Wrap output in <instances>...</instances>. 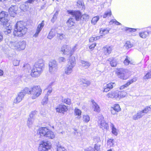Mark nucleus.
I'll use <instances>...</instances> for the list:
<instances>
[{
	"mask_svg": "<svg viewBox=\"0 0 151 151\" xmlns=\"http://www.w3.org/2000/svg\"><path fill=\"white\" fill-rule=\"evenodd\" d=\"M27 31V28L24 26V22H18L15 26L13 34L14 36L21 37L24 35Z\"/></svg>",
	"mask_w": 151,
	"mask_h": 151,
	"instance_id": "f257e3e1",
	"label": "nucleus"
},
{
	"mask_svg": "<svg viewBox=\"0 0 151 151\" xmlns=\"http://www.w3.org/2000/svg\"><path fill=\"white\" fill-rule=\"evenodd\" d=\"M25 90L27 93L31 95V97L33 99H35L39 96L42 93V90L39 86H34L30 89L26 87L25 88Z\"/></svg>",
	"mask_w": 151,
	"mask_h": 151,
	"instance_id": "f03ea898",
	"label": "nucleus"
},
{
	"mask_svg": "<svg viewBox=\"0 0 151 151\" xmlns=\"http://www.w3.org/2000/svg\"><path fill=\"white\" fill-rule=\"evenodd\" d=\"M61 51L65 55H69L70 57L68 61V66H73L75 65V58L72 55L70 50V47L66 45H64L61 48Z\"/></svg>",
	"mask_w": 151,
	"mask_h": 151,
	"instance_id": "7ed1b4c3",
	"label": "nucleus"
},
{
	"mask_svg": "<svg viewBox=\"0 0 151 151\" xmlns=\"http://www.w3.org/2000/svg\"><path fill=\"white\" fill-rule=\"evenodd\" d=\"M115 72L118 77L123 80L127 79L132 74L131 71L123 68L117 69Z\"/></svg>",
	"mask_w": 151,
	"mask_h": 151,
	"instance_id": "20e7f679",
	"label": "nucleus"
},
{
	"mask_svg": "<svg viewBox=\"0 0 151 151\" xmlns=\"http://www.w3.org/2000/svg\"><path fill=\"white\" fill-rule=\"evenodd\" d=\"M9 45L11 48L19 51L25 49L26 42L24 41H10Z\"/></svg>",
	"mask_w": 151,
	"mask_h": 151,
	"instance_id": "39448f33",
	"label": "nucleus"
},
{
	"mask_svg": "<svg viewBox=\"0 0 151 151\" xmlns=\"http://www.w3.org/2000/svg\"><path fill=\"white\" fill-rule=\"evenodd\" d=\"M68 14H70L77 21H79L81 18H83L85 20L89 18V16L86 14H84L81 16V13L79 11H75L73 10H68Z\"/></svg>",
	"mask_w": 151,
	"mask_h": 151,
	"instance_id": "423d86ee",
	"label": "nucleus"
},
{
	"mask_svg": "<svg viewBox=\"0 0 151 151\" xmlns=\"http://www.w3.org/2000/svg\"><path fill=\"white\" fill-rule=\"evenodd\" d=\"M42 68L40 67H33L31 75L32 77H37L41 74Z\"/></svg>",
	"mask_w": 151,
	"mask_h": 151,
	"instance_id": "0eeeda50",
	"label": "nucleus"
},
{
	"mask_svg": "<svg viewBox=\"0 0 151 151\" xmlns=\"http://www.w3.org/2000/svg\"><path fill=\"white\" fill-rule=\"evenodd\" d=\"M26 92L25 90V88L20 92L17 94L16 98L14 100V103L17 104L19 103L22 100L25 95Z\"/></svg>",
	"mask_w": 151,
	"mask_h": 151,
	"instance_id": "6e6552de",
	"label": "nucleus"
},
{
	"mask_svg": "<svg viewBox=\"0 0 151 151\" xmlns=\"http://www.w3.org/2000/svg\"><path fill=\"white\" fill-rule=\"evenodd\" d=\"M98 123L99 127L103 129H107L108 128V124L105 122L102 116H100L99 117Z\"/></svg>",
	"mask_w": 151,
	"mask_h": 151,
	"instance_id": "1a4fd4ad",
	"label": "nucleus"
},
{
	"mask_svg": "<svg viewBox=\"0 0 151 151\" xmlns=\"http://www.w3.org/2000/svg\"><path fill=\"white\" fill-rule=\"evenodd\" d=\"M50 145L47 142H43L39 146V151H46L50 149Z\"/></svg>",
	"mask_w": 151,
	"mask_h": 151,
	"instance_id": "9d476101",
	"label": "nucleus"
},
{
	"mask_svg": "<svg viewBox=\"0 0 151 151\" xmlns=\"http://www.w3.org/2000/svg\"><path fill=\"white\" fill-rule=\"evenodd\" d=\"M49 129L46 127H41L37 132V135L39 136L45 137Z\"/></svg>",
	"mask_w": 151,
	"mask_h": 151,
	"instance_id": "9b49d317",
	"label": "nucleus"
},
{
	"mask_svg": "<svg viewBox=\"0 0 151 151\" xmlns=\"http://www.w3.org/2000/svg\"><path fill=\"white\" fill-rule=\"evenodd\" d=\"M44 20L42 21L38 25L36 29V32L33 35L34 37H36L38 36L39 33L44 26Z\"/></svg>",
	"mask_w": 151,
	"mask_h": 151,
	"instance_id": "f8f14e48",
	"label": "nucleus"
},
{
	"mask_svg": "<svg viewBox=\"0 0 151 151\" xmlns=\"http://www.w3.org/2000/svg\"><path fill=\"white\" fill-rule=\"evenodd\" d=\"M18 9L17 7L15 5H12L9 9V12L10 16L14 17L16 14V12Z\"/></svg>",
	"mask_w": 151,
	"mask_h": 151,
	"instance_id": "ddd939ff",
	"label": "nucleus"
},
{
	"mask_svg": "<svg viewBox=\"0 0 151 151\" xmlns=\"http://www.w3.org/2000/svg\"><path fill=\"white\" fill-rule=\"evenodd\" d=\"M113 49L112 46H106L104 47L103 51L105 55H109Z\"/></svg>",
	"mask_w": 151,
	"mask_h": 151,
	"instance_id": "4468645a",
	"label": "nucleus"
},
{
	"mask_svg": "<svg viewBox=\"0 0 151 151\" xmlns=\"http://www.w3.org/2000/svg\"><path fill=\"white\" fill-rule=\"evenodd\" d=\"M68 110L67 107L64 105H60L56 108L57 112L63 113V111H66Z\"/></svg>",
	"mask_w": 151,
	"mask_h": 151,
	"instance_id": "2eb2a0df",
	"label": "nucleus"
},
{
	"mask_svg": "<svg viewBox=\"0 0 151 151\" xmlns=\"http://www.w3.org/2000/svg\"><path fill=\"white\" fill-rule=\"evenodd\" d=\"M34 112H33L31 114L29 115V118L28 119L27 122V125L28 127L29 128L31 127L32 125V124L34 118L33 116V114L34 113Z\"/></svg>",
	"mask_w": 151,
	"mask_h": 151,
	"instance_id": "dca6fc26",
	"label": "nucleus"
},
{
	"mask_svg": "<svg viewBox=\"0 0 151 151\" xmlns=\"http://www.w3.org/2000/svg\"><path fill=\"white\" fill-rule=\"evenodd\" d=\"M145 115L142 110L139 111L137 112L136 114L133 116V119L134 120H137L141 118Z\"/></svg>",
	"mask_w": 151,
	"mask_h": 151,
	"instance_id": "f3484780",
	"label": "nucleus"
},
{
	"mask_svg": "<svg viewBox=\"0 0 151 151\" xmlns=\"http://www.w3.org/2000/svg\"><path fill=\"white\" fill-rule=\"evenodd\" d=\"M106 96L109 98H118L117 93L115 91H111L109 93L107 94Z\"/></svg>",
	"mask_w": 151,
	"mask_h": 151,
	"instance_id": "a211bd4d",
	"label": "nucleus"
},
{
	"mask_svg": "<svg viewBox=\"0 0 151 151\" xmlns=\"http://www.w3.org/2000/svg\"><path fill=\"white\" fill-rule=\"evenodd\" d=\"M93 107V108L94 111L97 112H99L100 111V109L99 106L94 101H92Z\"/></svg>",
	"mask_w": 151,
	"mask_h": 151,
	"instance_id": "6ab92c4d",
	"label": "nucleus"
},
{
	"mask_svg": "<svg viewBox=\"0 0 151 151\" xmlns=\"http://www.w3.org/2000/svg\"><path fill=\"white\" fill-rule=\"evenodd\" d=\"M111 66H116L117 64V61L116 59L114 58H111L109 60Z\"/></svg>",
	"mask_w": 151,
	"mask_h": 151,
	"instance_id": "aec40b11",
	"label": "nucleus"
},
{
	"mask_svg": "<svg viewBox=\"0 0 151 151\" xmlns=\"http://www.w3.org/2000/svg\"><path fill=\"white\" fill-rule=\"evenodd\" d=\"M67 24L69 27H71L74 25L75 20L73 18H70L67 22Z\"/></svg>",
	"mask_w": 151,
	"mask_h": 151,
	"instance_id": "412c9836",
	"label": "nucleus"
},
{
	"mask_svg": "<svg viewBox=\"0 0 151 151\" xmlns=\"http://www.w3.org/2000/svg\"><path fill=\"white\" fill-rule=\"evenodd\" d=\"M45 137L52 139L55 137V134L53 132L48 130Z\"/></svg>",
	"mask_w": 151,
	"mask_h": 151,
	"instance_id": "4be33fe9",
	"label": "nucleus"
},
{
	"mask_svg": "<svg viewBox=\"0 0 151 151\" xmlns=\"http://www.w3.org/2000/svg\"><path fill=\"white\" fill-rule=\"evenodd\" d=\"M55 35V30L54 29H52L49 32L47 36V38L49 39H51Z\"/></svg>",
	"mask_w": 151,
	"mask_h": 151,
	"instance_id": "5701e85b",
	"label": "nucleus"
},
{
	"mask_svg": "<svg viewBox=\"0 0 151 151\" xmlns=\"http://www.w3.org/2000/svg\"><path fill=\"white\" fill-rule=\"evenodd\" d=\"M149 34V32L147 31L142 32L139 33L140 37L143 38H146L148 36Z\"/></svg>",
	"mask_w": 151,
	"mask_h": 151,
	"instance_id": "b1692460",
	"label": "nucleus"
},
{
	"mask_svg": "<svg viewBox=\"0 0 151 151\" xmlns=\"http://www.w3.org/2000/svg\"><path fill=\"white\" fill-rule=\"evenodd\" d=\"M73 67H66L65 69V74L69 75L73 71Z\"/></svg>",
	"mask_w": 151,
	"mask_h": 151,
	"instance_id": "393cba45",
	"label": "nucleus"
},
{
	"mask_svg": "<svg viewBox=\"0 0 151 151\" xmlns=\"http://www.w3.org/2000/svg\"><path fill=\"white\" fill-rule=\"evenodd\" d=\"M8 17L6 18H4L3 19L0 18V24H1L3 25H7L8 24Z\"/></svg>",
	"mask_w": 151,
	"mask_h": 151,
	"instance_id": "a878e982",
	"label": "nucleus"
},
{
	"mask_svg": "<svg viewBox=\"0 0 151 151\" xmlns=\"http://www.w3.org/2000/svg\"><path fill=\"white\" fill-rule=\"evenodd\" d=\"M111 10L110 9L108 10L105 12L103 16V18H109L111 16Z\"/></svg>",
	"mask_w": 151,
	"mask_h": 151,
	"instance_id": "bb28decb",
	"label": "nucleus"
},
{
	"mask_svg": "<svg viewBox=\"0 0 151 151\" xmlns=\"http://www.w3.org/2000/svg\"><path fill=\"white\" fill-rule=\"evenodd\" d=\"M126 94V92L124 91H119L117 93L118 98L120 99L124 97Z\"/></svg>",
	"mask_w": 151,
	"mask_h": 151,
	"instance_id": "cd10ccee",
	"label": "nucleus"
},
{
	"mask_svg": "<svg viewBox=\"0 0 151 151\" xmlns=\"http://www.w3.org/2000/svg\"><path fill=\"white\" fill-rule=\"evenodd\" d=\"M99 16L94 17L91 20V23L92 24L95 25V24L97 21L99 20Z\"/></svg>",
	"mask_w": 151,
	"mask_h": 151,
	"instance_id": "c85d7f7f",
	"label": "nucleus"
},
{
	"mask_svg": "<svg viewBox=\"0 0 151 151\" xmlns=\"http://www.w3.org/2000/svg\"><path fill=\"white\" fill-rule=\"evenodd\" d=\"M107 145L110 147H113L114 144V139H109L107 141Z\"/></svg>",
	"mask_w": 151,
	"mask_h": 151,
	"instance_id": "c756f323",
	"label": "nucleus"
},
{
	"mask_svg": "<svg viewBox=\"0 0 151 151\" xmlns=\"http://www.w3.org/2000/svg\"><path fill=\"white\" fill-rule=\"evenodd\" d=\"M137 79V77H134L132 79L127 81V84L128 86H129L131 84L136 82Z\"/></svg>",
	"mask_w": 151,
	"mask_h": 151,
	"instance_id": "7c9ffc66",
	"label": "nucleus"
},
{
	"mask_svg": "<svg viewBox=\"0 0 151 151\" xmlns=\"http://www.w3.org/2000/svg\"><path fill=\"white\" fill-rule=\"evenodd\" d=\"M133 45V44L131 43L130 42L127 41L125 43L124 46L125 47L126 49H128L132 47Z\"/></svg>",
	"mask_w": 151,
	"mask_h": 151,
	"instance_id": "2f4dec72",
	"label": "nucleus"
},
{
	"mask_svg": "<svg viewBox=\"0 0 151 151\" xmlns=\"http://www.w3.org/2000/svg\"><path fill=\"white\" fill-rule=\"evenodd\" d=\"M106 88H108L110 90L112 89L115 86L114 83H110L108 84H106L105 85Z\"/></svg>",
	"mask_w": 151,
	"mask_h": 151,
	"instance_id": "473e14b6",
	"label": "nucleus"
},
{
	"mask_svg": "<svg viewBox=\"0 0 151 151\" xmlns=\"http://www.w3.org/2000/svg\"><path fill=\"white\" fill-rule=\"evenodd\" d=\"M8 15L6 12L2 11L0 13V18L2 19L5 18H6L8 17Z\"/></svg>",
	"mask_w": 151,
	"mask_h": 151,
	"instance_id": "72a5a7b5",
	"label": "nucleus"
},
{
	"mask_svg": "<svg viewBox=\"0 0 151 151\" xmlns=\"http://www.w3.org/2000/svg\"><path fill=\"white\" fill-rule=\"evenodd\" d=\"M44 61L42 59H40L36 63L35 65H38V66H43L44 65Z\"/></svg>",
	"mask_w": 151,
	"mask_h": 151,
	"instance_id": "f704fd0d",
	"label": "nucleus"
},
{
	"mask_svg": "<svg viewBox=\"0 0 151 151\" xmlns=\"http://www.w3.org/2000/svg\"><path fill=\"white\" fill-rule=\"evenodd\" d=\"M28 7V6L25 4H22L20 6V8L23 11H26Z\"/></svg>",
	"mask_w": 151,
	"mask_h": 151,
	"instance_id": "c9c22d12",
	"label": "nucleus"
},
{
	"mask_svg": "<svg viewBox=\"0 0 151 151\" xmlns=\"http://www.w3.org/2000/svg\"><path fill=\"white\" fill-rule=\"evenodd\" d=\"M83 119L84 122H88L90 120V118L88 115H83Z\"/></svg>",
	"mask_w": 151,
	"mask_h": 151,
	"instance_id": "e433bc0d",
	"label": "nucleus"
},
{
	"mask_svg": "<svg viewBox=\"0 0 151 151\" xmlns=\"http://www.w3.org/2000/svg\"><path fill=\"white\" fill-rule=\"evenodd\" d=\"M142 111L145 114H146L148 113L149 111H151V108L149 106H146Z\"/></svg>",
	"mask_w": 151,
	"mask_h": 151,
	"instance_id": "4c0bfd02",
	"label": "nucleus"
},
{
	"mask_svg": "<svg viewBox=\"0 0 151 151\" xmlns=\"http://www.w3.org/2000/svg\"><path fill=\"white\" fill-rule=\"evenodd\" d=\"M109 30L107 29H104L102 28L100 29V33L104 35H105L109 32Z\"/></svg>",
	"mask_w": 151,
	"mask_h": 151,
	"instance_id": "58836bf2",
	"label": "nucleus"
},
{
	"mask_svg": "<svg viewBox=\"0 0 151 151\" xmlns=\"http://www.w3.org/2000/svg\"><path fill=\"white\" fill-rule=\"evenodd\" d=\"M62 101L63 102L69 105L71 104V100L68 98L63 99L62 100Z\"/></svg>",
	"mask_w": 151,
	"mask_h": 151,
	"instance_id": "ea45409f",
	"label": "nucleus"
},
{
	"mask_svg": "<svg viewBox=\"0 0 151 151\" xmlns=\"http://www.w3.org/2000/svg\"><path fill=\"white\" fill-rule=\"evenodd\" d=\"M57 62L55 60H51L49 63V66H53L56 65Z\"/></svg>",
	"mask_w": 151,
	"mask_h": 151,
	"instance_id": "a19ab883",
	"label": "nucleus"
},
{
	"mask_svg": "<svg viewBox=\"0 0 151 151\" xmlns=\"http://www.w3.org/2000/svg\"><path fill=\"white\" fill-rule=\"evenodd\" d=\"M151 78V71L148 72L143 77L144 79H148Z\"/></svg>",
	"mask_w": 151,
	"mask_h": 151,
	"instance_id": "79ce46f5",
	"label": "nucleus"
},
{
	"mask_svg": "<svg viewBox=\"0 0 151 151\" xmlns=\"http://www.w3.org/2000/svg\"><path fill=\"white\" fill-rule=\"evenodd\" d=\"M112 108L117 112L121 110V108L119 105L118 104H115L114 106Z\"/></svg>",
	"mask_w": 151,
	"mask_h": 151,
	"instance_id": "37998d69",
	"label": "nucleus"
},
{
	"mask_svg": "<svg viewBox=\"0 0 151 151\" xmlns=\"http://www.w3.org/2000/svg\"><path fill=\"white\" fill-rule=\"evenodd\" d=\"M57 151H67V150L64 147L60 145H58L57 146Z\"/></svg>",
	"mask_w": 151,
	"mask_h": 151,
	"instance_id": "c03bdc74",
	"label": "nucleus"
},
{
	"mask_svg": "<svg viewBox=\"0 0 151 151\" xmlns=\"http://www.w3.org/2000/svg\"><path fill=\"white\" fill-rule=\"evenodd\" d=\"M81 81L82 83L86 84L87 86H88L91 84V83L89 81L83 78L81 79Z\"/></svg>",
	"mask_w": 151,
	"mask_h": 151,
	"instance_id": "a18cd8bd",
	"label": "nucleus"
},
{
	"mask_svg": "<svg viewBox=\"0 0 151 151\" xmlns=\"http://www.w3.org/2000/svg\"><path fill=\"white\" fill-rule=\"evenodd\" d=\"M58 60L60 63H64L66 61V59L63 57H60L59 58Z\"/></svg>",
	"mask_w": 151,
	"mask_h": 151,
	"instance_id": "49530a36",
	"label": "nucleus"
},
{
	"mask_svg": "<svg viewBox=\"0 0 151 151\" xmlns=\"http://www.w3.org/2000/svg\"><path fill=\"white\" fill-rule=\"evenodd\" d=\"M75 114L76 115L80 116L81 114V111L80 110L77 108H75L74 110Z\"/></svg>",
	"mask_w": 151,
	"mask_h": 151,
	"instance_id": "de8ad7c7",
	"label": "nucleus"
},
{
	"mask_svg": "<svg viewBox=\"0 0 151 151\" xmlns=\"http://www.w3.org/2000/svg\"><path fill=\"white\" fill-rule=\"evenodd\" d=\"M49 70L51 73H53L57 70L56 67H49Z\"/></svg>",
	"mask_w": 151,
	"mask_h": 151,
	"instance_id": "09e8293b",
	"label": "nucleus"
},
{
	"mask_svg": "<svg viewBox=\"0 0 151 151\" xmlns=\"http://www.w3.org/2000/svg\"><path fill=\"white\" fill-rule=\"evenodd\" d=\"M78 47V45L77 44L75 45L72 48L70 47V50L71 51V53L72 54V55H73L74 52L75 51V50H76L77 49Z\"/></svg>",
	"mask_w": 151,
	"mask_h": 151,
	"instance_id": "8fccbe9b",
	"label": "nucleus"
},
{
	"mask_svg": "<svg viewBox=\"0 0 151 151\" xmlns=\"http://www.w3.org/2000/svg\"><path fill=\"white\" fill-rule=\"evenodd\" d=\"M48 101V96H46L43 99L42 104L43 105L46 104H47Z\"/></svg>",
	"mask_w": 151,
	"mask_h": 151,
	"instance_id": "3c124183",
	"label": "nucleus"
},
{
	"mask_svg": "<svg viewBox=\"0 0 151 151\" xmlns=\"http://www.w3.org/2000/svg\"><path fill=\"white\" fill-rule=\"evenodd\" d=\"M57 37L58 39L62 40L64 38L65 35L62 33H58Z\"/></svg>",
	"mask_w": 151,
	"mask_h": 151,
	"instance_id": "603ef678",
	"label": "nucleus"
},
{
	"mask_svg": "<svg viewBox=\"0 0 151 151\" xmlns=\"http://www.w3.org/2000/svg\"><path fill=\"white\" fill-rule=\"evenodd\" d=\"M81 63L83 66H89L90 65V63L88 62L84 61H81Z\"/></svg>",
	"mask_w": 151,
	"mask_h": 151,
	"instance_id": "864d4df0",
	"label": "nucleus"
},
{
	"mask_svg": "<svg viewBox=\"0 0 151 151\" xmlns=\"http://www.w3.org/2000/svg\"><path fill=\"white\" fill-rule=\"evenodd\" d=\"M129 58L128 57H127L124 60V63L125 65H129V64L130 63V61L129 60Z\"/></svg>",
	"mask_w": 151,
	"mask_h": 151,
	"instance_id": "5fc2aeb1",
	"label": "nucleus"
},
{
	"mask_svg": "<svg viewBox=\"0 0 151 151\" xmlns=\"http://www.w3.org/2000/svg\"><path fill=\"white\" fill-rule=\"evenodd\" d=\"M100 145L99 144H95L94 147L95 149L97 151H100Z\"/></svg>",
	"mask_w": 151,
	"mask_h": 151,
	"instance_id": "6e6d98bb",
	"label": "nucleus"
},
{
	"mask_svg": "<svg viewBox=\"0 0 151 151\" xmlns=\"http://www.w3.org/2000/svg\"><path fill=\"white\" fill-rule=\"evenodd\" d=\"M78 6H82L83 5V3L82 0H79L77 2Z\"/></svg>",
	"mask_w": 151,
	"mask_h": 151,
	"instance_id": "4d7b16f0",
	"label": "nucleus"
},
{
	"mask_svg": "<svg viewBox=\"0 0 151 151\" xmlns=\"http://www.w3.org/2000/svg\"><path fill=\"white\" fill-rule=\"evenodd\" d=\"M93 140L94 142H99L101 141L100 138L99 137H96L94 138Z\"/></svg>",
	"mask_w": 151,
	"mask_h": 151,
	"instance_id": "13d9d810",
	"label": "nucleus"
},
{
	"mask_svg": "<svg viewBox=\"0 0 151 151\" xmlns=\"http://www.w3.org/2000/svg\"><path fill=\"white\" fill-rule=\"evenodd\" d=\"M57 14H55L54 15L53 17L51 19V21L52 22H54L55 20L57 18Z\"/></svg>",
	"mask_w": 151,
	"mask_h": 151,
	"instance_id": "bf43d9fd",
	"label": "nucleus"
},
{
	"mask_svg": "<svg viewBox=\"0 0 151 151\" xmlns=\"http://www.w3.org/2000/svg\"><path fill=\"white\" fill-rule=\"evenodd\" d=\"M112 132L113 134L115 135H117V133L116 132V129L115 128H112Z\"/></svg>",
	"mask_w": 151,
	"mask_h": 151,
	"instance_id": "052dcab7",
	"label": "nucleus"
},
{
	"mask_svg": "<svg viewBox=\"0 0 151 151\" xmlns=\"http://www.w3.org/2000/svg\"><path fill=\"white\" fill-rule=\"evenodd\" d=\"M128 86V85H127V83H126V84L120 86V89L121 90H122L124 89L125 88L127 87Z\"/></svg>",
	"mask_w": 151,
	"mask_h": 151,
	"instance_id": "680f3d73",
	"label": "nucleus"
},
{
	"mask_svg": "<svg viewBox=\"0 0 151 151\" xmlns=\"http://www.w3.org/2000/svg\"><path fill=\"white\" fill-rule=\"evenodd\" d=\"M7 28H8L7 29V32L5 31V33L6 34V32L8 34L10 33L11 32V30L12 29V27H10L9 25V27H8ZM6 29H7V28Z\"/></svg>",
	"mask_w": 151,
	"mask_h": 151,
	"instance_id": "e2e57ef3",
	"label": "nucleus"
},
{
	"mask_svg": "<svg viewBox=\"0 0 151 151\" xmlns=\"http://www.w3.org/2000/svg\"><path fill=\"white\" fill-rule=\"evenodd\" d=\"M47 89H48L47 92V94L48 96L52 92V88L51 87L48 88L47 87Z\"/></svg>",
	"mask_w": 151,
	"mask_h": 151,
	"instance_id": "0e129e2a",
	"label": "nucleus"
},
{
	"mask_svg": "<svg viewBox=\"0 0 151 151\" xmlns=\"http://www.w3.org/2000/svg\"><path fill=\"white\" fill-rule=\"evenodd\" d=\"M85 151H94V149L91 147H89L88 148L85 149Z\"/></svg>",
	"mask_w": 151,
	"mask_h": 151,
	"instance_id": "69168bd1",
	"label": "nucleus"
},
{
	"mask_svg": "<svg viewBox=\"0 0 151 151\" xmlns=\"http://www.w3.org/2000/svg\"><path fill=\"white\" fill-rule=\"evenodd\" d=\"M110 90L108 88H106V86L105 85L104 87L103 92H107Z\"/></svg>",
	"mask_w": 151,
	"mask_h": 151,
	"instance_id": "338daca9",
	"label": "nucleus"
},
{
	"mask_svg": "<svg viewBox=\"0 0 151 151\" xmlns=\"http://www.w3.org/2000/svg\"><path fill=\"white\" fill-rule=\"evenodd\" d=\"M111 113L113 115L116 114L118 112L116 111H115V110H114L112 108L111 110Z\"/></svg>",
	"mask_w": 151,
	"mask_h": 151,
	"instance_id": "774afa93",
	"label": "nucleus"
}]
</instances>
